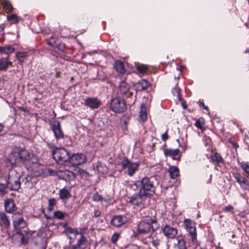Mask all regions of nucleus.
<instances>
[{
	"mask_svg": "<svg viewBox=\"0 0 249 249\" xmlns=\"http://www.w3.org/2000/svg\"><path fill=\"white\" fill-rule=\"evenodd\" d=\"M7 161L13 166L22 163L27 170L33 171H35L38 166L37 158L23 149L11 153L8 157Z\"/></svg>",
	"mask_w": 249,
	"mask_h": 249,
	"instance_id": "1",
	"label": "nucleus"
},
{
	"mask_svg": "<svg viewBox=\"0 0 249 249\" xmlns=\"http://www.w3.org/2000/svg\"><path fill=\"white\" fill-rule=\"evenodd\" d=\"M155 217H146L145 219L139 222L138 225V231L140 234H146L150 231H155L159 228Z\"/></svg>",
	"mask_w": 249,
	"mask_h": 249,
	"instance_id": "2",
	"label": "nucleus"
},
{
	"mask_svg": "<svg viewBox=\"0 0 249 249\" xmlns=\"http://www.w3.org/2000/svg\"><path fill=\"white\" fill-rule=\"evenodd\" d=\"M153 179L152 177L143 178L141 181V188L139 191L148 196L152 195L155 191Z\"/></svg>",
	"mask_w": 249,
	"mask_h": 249,
	"instance_id": "3",
	"label": "nucleus"
},
{
	"mask_svg": "<svg viewBox=\"0 0 249 249\" xmlns=\"http://www.w3.org/2000/svg\"><path fill=\"white\" fill-rule=\"evenodd\" d=\"M7 186L14 191H17L20 187L19 175L15 170H11L9 172Z\"/></svg>",
	"mask_w": 249,
	"mask_h": 249,
	"instance_id": "4",
	"label": "nucleus"
},
{
	"mask_svg": "<svg viewBox=\"0 0 249 249\" xmlns=\"http://www.w3.org/2000/svg\"><path fill=\"white\" fill-rule=\"evenodd\" d=\"M53 159L60 163H64L69 160L68 151L64 148H57L52 153Z\"/></svg>",
	"mask_w": 249,
	"mask_h": 249,
	"instance_id": "5",
	"label": "nucleus"
},
{
	"mask_svg": "<svg viewBox=\"0 0 249 249\" xmlns=\"http://www.w3.org/2000/svg\"><path fill=\"white\" fill-rule=\"evenodd\" d=\"M121 164L123 169H127V174L129 177H132L138 170L140 166L139 163L131 162L127 159L123 160Z\"/></svg>",
	"mask_w": 249,
	"mask_h": 249,
	"instance_id": "6",
	"label": "nucleus"
},
{
	"mask_svg": "<svg viewBox=\"0 0 249 249\" xmlns=\"http://www.w3.org/2000/svg\"><path fill=\"white\" fill-rule=\"evenodd\" d=\"M110 107L116 113H122L126 109L124 101L120 98L112 99L110 103Z\"/></svg>",
	"mask_w": 249,
	"mask_h": 249,
	"instance_id": "7",
	"label": "nucleus"
},
{
	"mask_svg": "<svg viewBox=\"0 0 249 249\" xmlns=\"http://www.w3.org/2000/svg\"><path fill=\"white\" fill-rule=\"evenodd\" d=\"M12 218L13 225L17 230H19L25 227L26 223L21 213H15L13 215Z\"/></svg>",
	"mask_w": 249,
	"mask_h": 249,
	"instance_id": "8",
	"label": "nucleus"
},
{
	"mask_svg": "<svg viewBox=\"0 0 249 249\" xmlns=\"http://www.w3.org/2000/svg\"><path fill=\"white\" fill-rule=\"evenodd\" d=\"M184 225L185 229L189 232L193 241L196 239V231L195 223L190 219L184 220Z\"/></svg>",
	"mask_w": 249,
	"mask_h": 249,
	"instance_id": "9",
	"label": "nucleus"
},
{
	"mask_svg": "<svg viewBox=\"0 0 249 249\" xmlns=\"http://www.w3.org/2000/svg\"><path fill=\"white\" fill-rule=\"evenodd\" d=\"M148 196L139 191L138 194L134 195L132 196L130 202L135 206H141Z\"/></svg>",
	"mask_w": 249,
	"mask_h": 249,
	"instance_id": "10",
	"label": "nucleus"
},
{
	"mask_svg": "<svg viewBox=\"0 0 249 249\" xmlns=\"http://www.w3.org/2000/svg\"><path fill=\"white\" fill-rule=\"evenodd\" d=\"M233 177L244 190L249 191V181L238 173H233Z\"/></svg>",
	"mask_w": 249,
	"mask_h": 249,
	"instance_id": "11",
	"label": "nucleus"
},
{
	"mask_svg": "<svg viewBox=\"0 0 249 249\" xmlns=\"http://www.w3.org/2000/svg\"><path fill=\"white\" fill-rule=\"evenodd\" d=\"M86 156L83 154H73L70 157V162L74 165H78L86 161Z\"/></svg>",
	"mask_w": 249,
	"mask_h": 249,
	"instance_id": "12",
	"label": "nucleus"
},
{
	"mask_svg": "<svg viewBox=\"0 0 249 249\" xmlns=\"http://www.w3.org/2000/svg\"><path fill=\"white\" fill-rule=\"evenodd\" d=\"M52 129L57 140L63 138L64 134L61 128L60 123L58 121H54L53 122L52 125Z\"/></svg>",
	"mask_w": 249,
	"mask_h": 249,
	"instance_id": "13",
	"label": "nucleus"
},
{
	"mask_svg": "<svg viewBox=\"0 0 249 249\" xmlns=\"http://www.w3.org/2000/svg\"><path fill=\"white\" fill-rule=\"evenodd\" d=\"M163 153L166 157H170L174 160H178L181 156V153L178 149L165 148Z\"/></svg>",
	"mask_w": 249,
	"mask_h": 249,
	"instance_id": "14",
	"label": "nucleus"
},
{
	"mask_svg": "<svg viewBox=\"0 0 249 249\" xmlns=\"http://www.w3.org/2000/svg\"><path fill=\"white\" fill-rule=\"evenodd\" d=\"M164 234L168 238H174L178 233V230L169 225H165L163 228Z\"/></svg>",
	"mask_w": 249,
	"mask_h": 249,
	"instance_id": "15",
	"label": "nucleus"
},
{
	"mask_svg": "<svg viewBox=\"0 0 249 249\" xmlns=\"http://www.w3.org/2000/svg\"><path fill=\"white\" fill-rule=\"evenodd\" d=\"M127 221L126 218L122 215H115L111 219V224L116 227H120Z\"/></svg>",
	"mask_w": 249,
	"mask_h": 249,
	"instance_id": "16",
	"label": "nucleus"
},
{
	"mask_svg": "<svg viewBox=\"0 0 249 249\" xmlns=\"http://www.w3.org/2000/svg\"><path fill=\"white\" fill-rule=\"evenodd\" d=\"M100 104V101L96 98H88L85 101V105L92 109L98 108Z\"/></svg>",
	"mask_w": 249,
	"mask_h": 249,
	"instance_id": "17",
	"label": "nucleus"
},
{
	"mask_svg": "<svg viewBox=\"0 0 249 249\" xmlns=\"http://www.w3.org/2000/svg\"><path fill=\"white\" fill-rule=\"evenodd\" d=\"M59 176L66 181H70L74 178V173L68 170L59 171Z\"/></svg>",
	"mask_w": 249,
	"mask_h": 249,
	"instance_id": "18",
	"label": "nucleus"
},
{
	"mask_svg": "<svg viewBox=\"0 0 249 249\" xmlns=\"http://www.w3.org/2000/svg\"><path fill=\"white\" fill-rule=\"evenodd\" d=\"M12 62L9 59V56L3 57L0 58V71H6L9 66L12 65Z\"/></svg>",
	"mask_w": 249,
	"mask_h": 249,
	"instance_id": "19",
	"label": "nucleus"
},
{
	"mask_svg": "<svg viewBox=\"0 0 249 249\" xmlns=\"http://www.w3.org/2000/svg\"><path fill=\"white\" fill-rule=\"evenodd\" d=\"M130 85L125 81H122L120 82L118 90L121 94L125 95L129 92Z\"/></svg>",
	"mask_w": 249,
	"mask_h": 249,
	"instance_id": "20",
	"label": "nucleus"
},
{
	"mask_svg": "<svg viewBox=\"0 0 249 249\" xmlns=\"http://www.w3.org/2000/svg\"><path fill=\"white\" fill-rule=\"evenodd\" d=\"M15 51V49L10 45H7L4 46H0V53L7 55L9 56L11 53Z\"/></svg>",
	"mask_w": 249,
	"mask_h": 249,
	"instance_id": "21",
	"label": "nucleus"
},
{
	"mask_svg": "<svg viewBox=\"0 0 249 249\" xmlns=\"http://www.w3.org/2000/svg\"><path fill=\"white\" fill-rule=\"evenodd\" d=\"M149 85L150 84L147 80L142 79L136 84L135 87L137 91H142L146 89Z\"/></svg>",
	"mask_w": 249,
	"mask_h": 249,
	"instance_id": "22",
	"label": "nucleus"
},
{
	"mask_svg": "<svg viewBox=\"0 0 249 249\" xmlns=\"http://www.w3.org/2000/svg\"><path fill=\"white\" fill-rule=\"evenodd\" d=\"M5 208L6 211L9 213H12L16 210V207L14 201L12 199H8L5 202Z\"/></svg>",
	"mask_w": 249,
	"mask_h": 249,
	"instance_id": "23",
	"label": "nucleus"
},
{
	"mask_svg": "<svg viewBox=\"0 0 249 249\" xmlns=\"http://www.w3.org/2000/svg\"><path fill=\"white\" fill-rule=\"evenodd\" d=\"M113 67L116 71L120 73L123 74L125 72V69L124 63L120 60H116L114 62Z\"/></svg>",
	"mask_w": 249,
	"mask_h": 249,
	"instance_id": "24",
	"label": "nucleus"
},
{
	"mask_svg": "<svg viewBox=\"0 0 249 249\" xmlns=\"http://www.w3.org/2000/svg\"><path fill=\"white\" fill-rule=\"evenodd\" d=\"M65 233H66V235L68 236H69V237L70 239V244H71V240L72 238H75L76 237V236L78 234V231L76 229L69 227V228H67L66 229Z\"/></svg>",
	"mask_w": 249,
	"mask_h": 249,
	"instance_id": "25",
	"label": "nucleus"
},
{
	"mask_svg": "<svg viewBox=\"0 0 249 249\" xmlns=\"http://www.w3.org/2000/svg\"><path fill=\"white\" fill-rule=\"evenodd\" d=\"M139 116L140 120L142 122L147 120V114L146 108L144 104H142L141 105Z\"/></svg>",
	"mask_w": 249,
	"mask_h": 249,
	"instance_id": "26",
	"label": "nucleus"
},
{
	"mask_svg": "<svg viewBox=\"0 0 249 249\" xmlns=\"http://www.w3.org/2000/svg\"><path fill=\"white\" fill-rule=\"evenodd\" d=\"M170 177L171 178H176L179 175V169L175 166H170L168 170Z\"/></svg>",
	"mask_w": 249,
	"mask_h": 249,
	"instance_id": "27",
	"label": "nucleus"
},
{
	"mask_svg": "<svg viewBox=\"0 0 249 249\" xmlns=\"http://www.w3.org/2000/svg\"><path fill=\"white\" fill-rule=\"evenodd\" d=\"M0 223L1 225L5 227H8L10 225L8 218L4 213H0Z\"/></svg>",
	"mask_w": 249,
	"mask_h": 249,
	"instance_id": "28",
	"label": "nucleus"
},
{
	"mask_svg": "<svg viewBox=\"0 0 249 249\" xmlns=\"http://www.w3.org/2000/svg\"><path fill=\"white\" fill-rule=\"evenodd\" d=\"M211 160L213 162H216L217 164L223 163L224 162L222 157L217 153H215L211 156Z\"/></svg>",
	"mask_w": 249,
	"mask_h": 249,
	"instance_id": "29",
	"label": "nucleus"
},
{
	"mask_svg": "<svg viewBox=\"0 0 249 249\" xmlns=\"http://www.w3.org/2000/svg\"><path fill=\"white\" fill-rule=\"evenodd\" d=\"M7 20L12 23H17L19 22L20 18L15 14H11L7 16Z\"/></svg>",
	"mask_w": 249,
	"mask_h": 249,
	"instance_id": "30",
	"label": "nucleus"
},
{
	"mask_svg": "<svg viewBox=\"0 0 249 249\" xmlns=\"http://www.w3.org/2000/svg\"><path fill=\"white\" fill-rule=\"evenodd\" d=\"M0 3L2 5L3 8L6 10L8 12H11L13 10V8L11 3L7 0H1Z\"/></svg>",
	"mask_w": 249,
	"mask_h": 249,
	"instance_id": "31",
	"label": "nucleus"
},
{
	"mask_svg": "<svg viewBox=\"0 0 249 249\" xmlns=\"http://www.w3.org/2000/svg\"><path fill=\"white\" fill-rule=\"evenodd\" d=\"M177 239L178 240L177 247L178 249H187L186 242L182 237L178 236Z\"/></svg>",
	"mask_w": 249,
	"mask_h": 249,
	"instance_id": "32",
	"label": "nucleus"
},
{
	"mask_svg": "<svg viewBox=\"0 0 249 249\" xmlns=\"http://www.w3.org/2000/svg\"><path fill=\"white\" fill-rule=\"evenodd\" d=\"M70 196V193L69 191L63 188L59 191V197L61 199H67Z\"/></svg>",
	"mask_w": 249,
	"mask_h": 249,
	"instance_id": "33",
	"label": "nucleus"
},
{
	"mask_svg": "<svg viewBox=\"0 0 249 249\" xmlns=\"http://www.w3.org/2000/svg\"><path fill=\"white\" fill-rule=\"evenodd\" d=\"M205 124V121L204 118H200L196 122L195 125L198 129H201L202 131L204 130V126Z\"/></svg>",
	"mask_w": 249,
	"mask_h": 249,
	"instance_id": "34",
	"label": "nucleus"
},
{
	"mask_svg": "<svg viewBox=\"0 0 249 249\" xmlns=\"http://www.w3.org/2000/svg\"><path fill=\"white\" fill-rule=\"evenodd\" d=\"M32 178H33L31 176H27L23 179L22 182L24 184L26 187L30 188L32 187Z\"/></svg>",
	"mask_w": 249,
	"mask_h": 249,
	"instance_id": "35",
	"label": "nucleus"
},
{
	"mask_svg": "<svg viewBox=\"0 0 249 249\" xmlns=\"http://www.w3.org/2000/svg\"><path fill=\"white\" fill-rule=\"evenodd\" d=\"M173 94L175 96H177V99L180 101L181 99V96H180V89L179 88L178 86V85L177 84L175 88L172 89V90Z\"/></svg>",
	"mask_w": 249,
	"mask_h": 249,
	"instance_id": "36",
	"label": "nucleus"
},
{
	"mask_svg": "<svg viewBox=\"0 0 249 249\" xmlns=\"http://www.w3.org/2000/svg\"><path fill=\"white\" fill-rule=\"evenodd\" d=\"M28 56V55L26 52H18L16 53V57L21 62H22Z\"/></svg>",
	"mask_w": 249,
	"mask_h": 249,
	"instance_id": "37",
	"label": "nucleus"
},
{
	"mask_svg": "<svg viewBox=\"0 0 249 249\" xmlns=\"http://www.w3.org/2000/svg\"><path fill=\"white\" fill-rule=\"evenodd\" d=\"M148 67L145 65H140L137 67V70L140 74H145L148 71Z\"/></svg>",
	"mask_w": 249,
	"mask_h": 249,
	"instance_id": "38",
	"label": "nucleus"
},
{
	"mask_svg": "<svg viewBox=\"0 0 249 249\" xmlns=\"http://www.w3.org/2000/svg\"><path fill=\"white\" fill-rule=\"evenodd\" d=\"M161 242V238L159 237H155V238H153L151 243L152 245L155 247L156 249H158V247L160 245Z\"/></svg>",
	"mask_w": 249,
	"mask_h": 249,
	"instance_id": "39",
	"label": "nucleus"
},
{
	"mask_svg": "<svg viewBox=\"0 0 249 249\" xmlns=\"http://www.w3.org/2000/svg\"><path fill=\"white\" fill-rule=\"evenodd\" d=\"M87 241V240L86 237L83 235H81L80 238L78 240L76 245H75L76 247V249H77L81 246L85 245Z\"/></svg>",
	"mask_w": 249,
	"mask_h": 249,
	"instance_id": "40",
	"label": "nucleus"
},
{
	"mask_svg": "<svg viewBox=\"0 0 249 249\" xmlns=\"http://www.w3.org/2000/svg\"><path fill=\"white\" fill-rule=\"evenodd\" d=\"M240 166L242 170L249 175V163L243 161L240 163Z\"/></svg>",
	"mask_w": 249,
	"mask_h": 249,
	"instance_id": "41",
	"label": "nucleus"
},
{
	"mask_svg": "<svg viewBox=\"0 0 249 249\" xmlns=\"http://www.w3.org/2000/svg\"><path fill=\"white\" fill-rule=\"evenodd\" d=\"M65 215V213L60 211L55 212L53 213V217L58 219H62Z\"/></svg>",
	"mask_w": 249,
	"mask_h": 249,
	"instance_id": "42",
	"label": "nucleus"
},
{
	"mask_svg": "<svg viewBox=\"0 0 249 249\" xmlns=\"http://www.w3.org/2000/svg\"><path fill=\"white\" fill-rule=\"evenodd\" d=\"M74 173V176L75 175H84L85 174H86V172H85V171L79 167H77L75 168V173Z\"/></svg>",
	"mask_w": 249,
	"mask_h": 249,
	"instance_id": "43",
	"label": "nucleus"
},
{
	"mask_svg": "<svg viewBox=\"0 0 249 249\" xmlns=\"http://www.w3.org/2000/svg\"><path fill=\"white\" fill-rule=\"evenodd\" d=\"M120 233L118 232H115L112 236H111V241L112 243H115L118 240L119 236Z\"/></svg>",
	"mask_w": 249,
	"mask_h": 249,
	"instance_id": "44",
	"label": "nucleus"
},
{
	"mask_svg": "<svg viewBox=\"0 0 249 249\" xmlns=\"http://www.w3.org/2000/svg\"><path fill=\"white\" fill-rule=\"evenodd\" d=\"M234 209V208L231 205H229V206H226L224 209H223V211L225 212H232V213L233 212V210Z\"/></svg>",
	"mask_w": 249,
	"mask_h": 249,
	"instance_id": "45",
	"label": "nucleus"
},
{
	"mask_svg": "<svg viewBox=\"0 0 249 249\" xmlns=\"http://www.w3.org/2000/svg\"><path fill=\"white\" fill-rule=\"evenodd\" d=\"M56 204V200L54 198H51L49 201V205L54 207Z\"/></svg>",
	"mask_w": 249,
	"mask_h": 249,
	"instance_id": "46",
	"label": "nucleus"
},
{
	"mask_svg": "<svg viewBox=\"0 0 249 249\" xmlns=\"http://www.w3.org/2000/svg\"><path fill=\"white\" fill-rule=\"evenodd\" d=\"M161 140L165 142L166 141L168 138V134H167V132L166 131L165 133H164L163 134H162L161 135Z\"/></svg>",
	"mask_w": 249,
	"mask_h": 249,
	"instance_id": "47",
	"label": "nucleus"
},
{
	"mask_svg": "<svg viewBox=\"0 0 249 249\" xmlns=\"http://www.w3.org/2000/svg\"><path fill=\"white\" fill-rule=\"evenodd\" d=\"M5 185L0 183V193H3L5 192Z\"/></svg>",
	"mask_w": 249,
	"mask_h": 249,
	"instance_id": "48",
	"label": "nucleus"
},
{
	"mask_svg": "<svg viewBox=\"0 0 249 249\" xmlns=\"http://www.w3.org/2000/svg\"><path fill=\"white\" fill-rule=\"evenodd\" d=\"M47 43L52 47H54V39H50V40H47Z\"/></svg>",
	"mask_w": 249,
	"mask_h": 249,
	"instance_id": "49",
	"label": "nucleus"
},
{
	"mask_svg": "<svg viewBox=\"0 0 249 249\" xmlns=\"http://www.w3.org/2000/svg\"><path fill=\"white\" fill-rule=\"evenodd\" d=\"M199 106L200 107H202L203 108L206 110H208V107L204 105V103L203 102H201L200 101L198 102Z\"/></svg>",
	"mask_w": 249,
	"mask_h": 249,
	"instance_id": "50",
	"label": "nucleus"
},
{
	"mask_svg": "<svg viewBox=\"0 0 249 249\" xmlns=\"http://www.w3.org/2000/svg\"><path fill=\"white\" fill-rule=\"evenodd\" d=\"M101 196L98 194H94L93 196V199L95 201H98L100 199Z\"/></svg>",
	"mask_w": 249,
	"mask_h": 249,
	"instance_id": "51",
	"label": "nucleus"
},
{
	"mask_svg": "<svg viewBox=\"0 0 249 249\" xmlns=\"http://www.w3.org/2000/svg\"><path fill=\"white\" fill-rule=\"evenodd\" d=\"M64 249H76V247H75V246H71V245H69V246H65L64 247Z\"/></svg>",
	"mask_w": 249,
	"mask_h": 249,
	"instance_id": "52",
	"label": "nucleus"
},
{
	"mask_svg": "<svg viewBox=\"0 0 249 249\" xmlns=\"http://www.w3.org/2000/svg\"><path fill=\"white\" fill-rule=\"evenodd\" d=\"M230 142L232 144L233 147L235 149H236L239 147L238 143L234 142L232 141Z\"/></svg>",
	"mask_w": 249,
	"mask_h": 249,
	"instance_id": "53",
	"label": "nucleus"
},
{
	"mask_svg": "<svg viewBox=\"0 0 249 249\" xmlns=\"http://www.w3.org/2000/svg\"><path fill=\"white\" fill-rule=\"evenodd\" d=\"M21 239L22 243H23V244L27 243V241L24 239V238L22 236V234L21 235Z\"/></svg>",
	"mask_w": 249,
	"mask_h": 249,
	"instance_id": "54",
	"label": "nucleus"
},
{
	"mask_svg": "<svg viewBox=\"0 0 249 249\" xmlns=\"http://www.w3.org/2000/svg\"><path fill=\"white\" fill-rule=\"evenodd\" d=\"M3 129V125L0 123V132H1Z\"/></svg>",
	"mask_w": 249,
	"mask_h": 249,
	"instance_id": "55",
	"label": "nucleus"
},
{
	"mask_svg": "<svg viewBox=\"0 0 249 249\" xmlns=\"http://www.w3.org/2000/svg\"><path fill=\"white\" fill-rule=\"evenodd\" d=\"M53 209V207L50 206L49 205L48 210L50 211H52Z\"/></svg>",
	"mask_w": 249,
	"mask_h": 249,
	"instance_id": "56",
	"label": "nucleus"
},
{
	"mask_svg": "<svg viewBox=\"0 0 249 249\" xmlns=\"http://www.w3.org/2000/svg\"><path fill=\"white\" fill-rule=\"evenodd\" d=\"M4 30V28L2 26H0V33H2Z\"/></svg>",
	"mask_w": 249,
	"mask_h": 249,
	"instance_id": "57",
	"label": "nucleus"
},
{
	"mask_svg": "<svg viewBox=\"0 0 249 249\" xmlns=\"http://www.w3.org/2000/svg\"><path fill=\"white\" fill-rule=\"evenodd\" d=\"M102 168V166L100 165V166H97V169H98V171H99V172H100L101 171H100V169Z\"/></svg>",
	"mask_w": 249,
	"mask_h": 249,
	"instance_id": "58",
	"label": "nucleus"
},
{
	"mask_svg": "<svg viewBox=\"0 0 249 249\" xmlns=\"http://www.w3.org/2000/svg\"><path fill=\"white\" fill-rule=\"evenodd\" d=\"M182 107H183L184 108H185L186 107V106H185V105H183V103L182 104Z\"/></svg>",
	"mask_w": 249,
	"mask_h": 249,
	"instance_id": "59",
	"label": "nucleus"
},
{
	"mask_svg": "<svg viewBox=\"0 0 249 249\" xmlns=\"http://www.w3.org/2000/svg\"><path fill=\"white\" fill-rule=\"evenodd\" d=\"M197 217H200V215L199 214H197Z\"/></svg>",
	"mask_w": 249,
	"mask_h": 249,
	"instance_id": "60",
	"label": "nucleus"
}]
</instances>
